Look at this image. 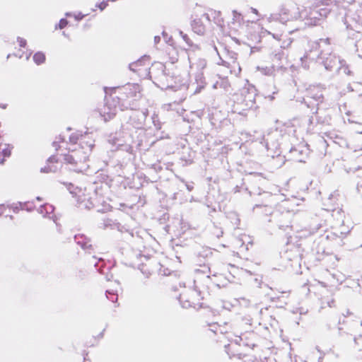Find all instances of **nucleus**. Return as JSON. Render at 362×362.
<instances>
[{"instance_id":"nucleus-23","label":"nucleus","mask_w":362,"mask_h":362,"mask_svg":"<svg viewBox=\"0 0 362 362\" xmlns=\"http://www.w3.org/2000/svg\"><path fill=\"white\" fill-rule=\"evenodd\" d=\"M75 243L85 252L90 253L93 250L91 240L84 234H77L74 236Z\"/></svg>"},{"instance_id":"nucleus-51","label":"nucleus","mask_w":362,"mask_h":362,"mask_svg":"<svg viewBox=\"0 0 362 362\" xmlns=\"http://www.w3.org/2000/svg\"><path fill=\"white\" fill-rule=\"evenodd\" d=\"M139 269L141 270V273L144 275L146 278H149L150 276L151 275V272L145 265H141L139 267Z\"/></svg>"},{"instance_id":"nucleus-35","label":"nucleus","mask_w":362,"mask_h":362,"mask_svg":"<svg viewBox=\"0 0 362 362\" xmlns=\"http://www.w3.org/2000/svg\"><path fill=\"white\" fill-rule=\"evenodd\" d=\"M54 210V207L53 205L49 204H44L41 205L37 211L42 214L43 217H47L49 214H52Z\"/></svg>"},{"instance_id":"nucleus-12","label":"nucleus","mask_w":362,"mask_h":362,"mask_svg":"<svg viewBox=\"0 0 362 362\" xmlns=\"http://www.w3.org/2000/svg\"><path fill=\"white\" fill-rule=\"evenodd\" d=\"M230 343L225 345L226 352L230 358L237 356L240 359H243V362H256L257 358L253 356L243 355L238 352L237 348L241 346L243 339L241 337H235L234 339H229Z\"/></svg>"},{"instance_id":"nucleus-54","label":"nucleus","mask_w":362,"mask_h":362,"mask_svg":"<svg viewBox=\"0 0 362 362\" xmlns=\"http://www.w3.org/2000/svg\"><path fill=\"white\" fill-rule=\"evenodd\" d=\"M127 249H128V246L127 244L124 245H122L120 247H118L117 248V256H119V255H124V252H127Z\"/></svg>"},{"instance_id":"nucleus-21","label":"nucleus","mask_w":362,"mask_h":362,"mask_svg":"<svg viewBox=\"0 0 362 362\" xmlns=\"http://www.w3.org/2000/svg\"><path fill=\"white\" fill-rule=\"evenodd\" d=\"M141 88L136 83H128L122 88H119L120 94L125 95L127 98H139Z\"/></svg>"},{"instance_id":"nucleus-56","label":"nucleus","mask_w":362,"mask_h":362,"mask_svg":"<svg viewBox=\"0 0 362 362\" xmlns=\"http://www.w3.org/2000/svg\"><path fill=\"white\" fill-rule=\"evenodd\" d=\"M159 273L162 275H164V276H166V275H168L169 276V278L170 277V275H174L175 273H170L168 272V269H160L159 270Z\"/></svg>"},{"instance_id":"nucleus-20","label":"nucleus","mask_w":362,"mask_h":362,"mask_svg":"<svg viewBox=\"0 0 362 362\" xmlns=\"http://www.w3.org/2000/svg\"><path fill=\"white\" fill-rule=\"evenodd\" d=\"M252 245V239L246 234H242L234 240L233 246L243 252L249 250V245Z\"/></svg>"},{"instance_id":"nucleus-29","label":"nucleus","mask_w":362,"mask_h":362,"mask_svg":"<svg viewBox=\"0 0 362 362\" xmlns=\"http://www.w3.org/2000/svg\"><path fill=\"white\" fill-rule=\"evenodd\" d=\"M168 284L170 286L171 292H178L181 287V279L180 275L177 274L170 275V277L168 279Z\"/></svg>"},{"instance_id":"nucleus-60","label":"nucleus","mask_w":362,"mask_h":362,"mask_svg":"<svg viewBox=\"0 0 362 362\" xmlns=\"http://www.w3.org/2000/svg\"><path fill=\"white\" fill-rule=\"evenodd\" d=\"M206 270H208V271L209 272V273L211 272H210V269H209V268H208V267H205V266H204V267H203L202 269H197V274H199V273H202V274H206V273H207Z\"/></svg>"},{"instance_id":"nucleus-19","label":"nucleus","mask_w":362,"mask_h":362,"mask_svg":"<svg viewBox=\"0 0 362 362\" xmlns=\"http://www.w3.org/2000/svg\"><path fill=\"white\" fill-rule=\"evenodd\" d=\"M162 36L166 44L168 45V54L169 55L170 61L172 64L177 62L179 60V54L174 47V40L172 36H170L165 31L162 32Z\"/></svg>"},{"instance_id":"nucleus-30","label":"nucleus","mask_w":362,"mask_h":362,"mask_svg":"<svg viewBox=\"0 0 362 362\" xmlns=\"http://www.w3.org/2000/svg\"><path fill=\"white\" fill-rule=\"evenodd\" d=\"M214 89H223L224 91H228L230 88V83L226 76L222 77L218 76V80L213 84Z\"/></svg>"},{"instance_id":"nucleus-47","label":"nucleus","mask_w":362,"mask_h":362,"mask_svg":"<svg viewBox=\"0 0 362 362\" xmlns=\"http://www.w3.org/2000/svg\"><path fill=\"white\" fill-rule=\"evenodd\" d=\"M152 122L154 125V127L156 128V129H161V123L159 121L158 115L156 113H153L152 117Z\"/></svg>"},{"instance_id":"nucleus-41","label":"nucleus","mask_w":362,"mask_h":362,"mask_svg":"<svg viewBox=\"0 0 362 362\" xmlns=\"http://www.w3.org/2000/svg\"><path fill=\"white\" fill-rule=\"evenodd\" d=\"M178 107H179V103L175 101L172 103L164 104L162 106V109H163L164 110H167V111L175 110L178 112V110H179Z\"/></svg>"},{"instance_id":"nucleus-46","label":"nucleus","mask_w":362,"mask_h":362,"mask_svg":"<svg viewBox=\"0 0 362 362\" xmlns=\"http://www.w3.org/2000/svg\"><path fill=\"white\" fill-rule=\"evenodd\" d=\"M132 199H133L132 201H135L136 199L137 200V203L136 204L137 208L141 207L146 204V199H145V197H144V196H139V197L134 196L132 197Z\"/></svg>"},{"instance_id":"nucleus-59","label":"nucleus","mask_w":362,"mask_h":362,"mask_svg":"<svg viewBox=\"0 0 362 362\" xmlns=\"http://www.w3.org/2000/svg\"><path fill=\"white\" fill-rule=\"evenodd\" d=\"M356 176L359 178L358 182H362V168H358L356 170Z\"/></svg>"},{"instance_id":"nucleus-50","label":"nucleus","mask_w":362,"mask_h":362,"mask_svg":"<svg viewBox=\"0 0 362 362\" xmlns=\"http://www.w3.org/2000/svg\"><path fill=\"white\" fill-rule=\"evenodd\" d=\"M107 298L112 302H116L117 300V294L112 291H106Z\"/></svg>"},{"instance_id":"nucleus-18","label":"nucleus","mask_w":362,"mask_h":362,"mask_svg":"<svg viewBox=\"0 0 362 362\" xmlns=\"http://www.w3.org/2000/svg\"><path fill=\"white\" fill-rule=\"evenodd\" d=\"M344 24L347 30L352 31L360 30L362 27V13L349 16L346 14L344 18Z\"/></svg>"},{"instance_id":"nucleus-5","label":"nucleus","mask_w":362,"mask_h":362,"mask_svg":"<svg viewBox=\"0 0 362 362\" xmlns=\"http://www.w3.org/2000/svg\"><path fill=\"white\" fill-rule=\"evenodd\" d=\"M182 40L187 45V47L184 48L188 54L189 75L194 76L195 81L199 88V90H196V92H199L206 84L202 71L206 66V61L204 59L196 57L194 52L198 51L199 47L197 44L194 43L187 35H182Z\"/></svg>"},{"instance_id":"nucleus-53","label":"nucleus","mask_w":362,"mask_h":362,"mask_svg":"<svg viewBox=\"0 0 362 362\" xmlns=\"http://www.w3.org/2000/svg\"><path fill=\"white\" fill-rule=\"evenodd\" d=\"M110 0H103L101 2L96 4L95 7L98 8L100 11H103L108 5Z\"/></svg>"},{"instance_id":"nucleus-2","label":"nucleus","mask_w":362,"mask_h":362,"mask_svg":"<svg viewBox=\"0 0 362 362\" xmlns=\"http://www.w3.org/2000/svg\"><path fill=\"white\" fill-rule=\"evenodd\" d=\"M307 44L304 54L300 61L303 69H308L310 63L316 61L322 64L327 71H332L339 64V57L332 52V48L329 38L320 39L316 41L303 40L301 44Z\"/></svg>"},{"instance_id":"nucleus-16","label":"nucleus","mask_w":362,"mask_h":362,"mask_svg":"<svg viewBox=\"0 0 362 362\" xmlns=\"http://www.w3.org/2000/svg\"><path fill=\"white\" fill-rule=\"evenodd\" d=\"M303 249L298 245L288 243L287 248L284 253V258L288 261L300 264L302 257Z\"/></svg>"},{"instance_id":"nucleus-22","label":"nucleus","mask_w":362,"mask_h":362,"mask_svg":"<svg viewBox=\"0 0 362 362\" xmlns=\"http://www.w3.org/2000/svg\"><path fill=\"white\" fill-rule=\"evenodd\" d=\"M325 136L327 138V139H325V142L330 141L336 144H338L341 147L349 148L346 139L341 135V134L336 132H329L325 133Z\"/></svg>"},{"instance_id":"nucleus-43","label":"nucleus","mask_w":362,"mask_h":362,"mask_svg":"<svg viewBox=\"0 0 362 362\" xmlns=\"http://www.w3.org/2000/svg\"><path fill=\"white\" fill-rule=\"evenodd\" d=\"M81 134L82 133L79 132H74L69 136V143L71 144H76L78 141L80 142Z\"/></svg>"},{"instance_id":"nucleus-62","label":"nucleus","mask_w":362,"mask_h":362,"mask_svg":"<svg viewBox=\"0 0 362 362\" xmlns=\"http://www.w3.org/2000/svg\"><path fill=\"white\" fill-rule=\"evenodd\" d=\"M160 37L159 35H156L154 37V39H153V43H154V46L155 47H157L158 45L159 44V42H160Z\"/></svg>"},{"instance_id":"nucleus-32","label":"nucleus","mask_w":362,"mask_h":362,"mask_svg":"<svg viewBox=\"0 0 362 362\" xmlns=\"http://www.w3.org/2000/svg\"><path fill=\"white\" fill-rule=\"evenodd\" d=\"M129 68L131 71L138 73L139 76L141 75V71H146L148 69V66H145L144 59H140L134 62L129 64Z\"/></svg>"},{"instance_id":"nucleus-36","label":"nucleus","mask_w":362,"mask_h":362,"mask_svg":"<svg viewBox=\"0 0 362 362\" xmlns=\"http://www.w3.org/2000/svg\"><path fill=\"white\" fill-rule=\"evenodd\" d=\"M208 326L209 330L215 334H218V333L223 334L227 332L225 327L221 326L217 323H211L209 324Z\"/></svg>"},{"instance_id":"nucleus-45","label":"nucleus","mask_w":362,"mask_h":362,"mask_svg":"<svg viewBox=\"0 0 362 362\" xmlns=\"http://www.w3.org/2000/svg\"><path fill=\"white\" fill-rule=\"evenodd\" d=\"M292 42H293V40L291 37H288V38L284 40L281 45L280 49L285 51L288 47H290Z\"/></svg>"},{"instance_id":"nucleus-26","label":"nucleus","mask_w":362,"mask_h":362,"mask_svg":"<svg viewBox=\"0 0 362 362\" xmlns=\"http://www.w3.org/2000/svg\"><path fill=\"white\" fill-rule=\"evenodd\" d=\"M287 57L288 54L286 51L279 49V50L274 51L272 54V60L273 64H285L286 71L288 66Z\"/></svg>"},{"instance_id":"nucleus-3","label":"nucleus","mask_w":362,"mask_h":362,"mask_svg":"<svg viewBox=\"0 0 362 362\" xmlns=\"http://www.w3.org/2000/svg\"><path fill=\"white\" fill-rule=\"evenodd\" d=\"M345 4H357L362 7V0H315L309 8L301 11L293 6V13L296 15V19L301 18L305 25L313 26L324 21L334 6L345 8Z\"/></svg>"},{"instance_id":"nucleus-14","label":"nucleus","mask_w":362,"mask_h":362,"mask_svg":"<svg viewBox=\"0 0 362 362\" xmlns=\"http://www.w3.org/2000/svg\"><path fill=\"white\" fill-rule=\"evenodd\" d=\"M90 264H93L95 269L101 274L105 276L106 281H111L113 278V275L111 272V269L115 267V262L112 261H105L102 258H97L95 256H92L89 259Z\"/></svg>"},{"instance_id":"nucleus-64","label":"nucleus","mask_w":362,"mask_h":362,"mask_svg":"<svg viewBox=\"0 0 362 362\" xmlns=\"http://www.w3.org/2000/svg\"><path fill=\"white\" fill-rule=\"evenodd\" d=\"M185 186L187 187V189L189 192H191L194 188V183L193 182H191V183L187 182V183H186Z\"/></svg>"},{"instance_id":"nucleus-24","label":"nucleus","mask_w":362,"mask_h":362,"mask_svg":"<svg viewBox=\"0 0 362 362\" xmlns=\"http://www.w3.org/2000/svg\"><path fill=\"white\" fill-rule=\"evenodd\" d=\"M203 16L208 21H214L218 26L223 25L224 21L221 16V13L219 11L209 9L207 12L204 13Z\"/></svg>"},{"instance_id":"nucleus-28","label":"nucleus","mask_w":362,"mask_h":362,"mask_svg":"<svg viewBox=\"0 0 362 362\" xmlns=\"http://www.w3.org/2000/svg\"><path fill=\"white\" fill-rule=\"evenodd\" d=\"M265 148H267L268 153V156L274 158L275 156H276L277 158L280 160L284 161V158L280 156L279 144V143H272L270 144L269 142V139H267V142L265 145Z\"/></svg>"},{"instance_id":"nucleus-40","label":"nucleus","mask_w":362,"mask_h":362,"mask_svg":"<svg viewBox=\"0 0 362 362\" xmlns=\"http://www.w3.org/2000/svg\"><path fill=\"white\" fill-rule=\"evenodd\" d=\"M18 204L21 206V210H26L28 211H31L35 208V204L33 202H18Z\"/></svg>"},{"instance_id":"nucleus-11","label":"nucleus","mask_w":362,"mask_h":362,"mask_svg":"<svg viewBox=\"0 0 362 362\" xmlns=\"http://www.w3.org/2000/svg\"><path fill=\"white\" fill-rule=\"evenodd\" d=\"M219 55V62L217 64L225 66L228 69L231 74L238 76L241 71V68L239 63L237 62L238 54L229 49L225 47L221 55Z\"/></svg>"},{"instance_id":"nucleus-17","label":"nucleus","mask_w":362,"mask_h":362,"mask_svg":"<svg viewBox=\"0 0 362 362\" xmlns=\"http://www.w3.org/2000/svg\"><path fill=\"white\" fill-rule=\"evenodd\" d=\"M256 71L261 75L266 76H274L276 73H283L286 71L285 64H272L271 66H257Z\"/></svg>"},{"instance_id":"nucleus-57","label":"nucleus","mask_w":362,"mask_h":362,"mask_svg":"<svg viewBox=\"0 0 362 362\" xmlns=\"http://www.w3.org/2000/svg\"><path fill=\"white\" fill-rule=\"evenodd\" d=\"M17 42L19 44L20 47H25L26 45V40L21 37H17Z\"/></svg>"},{"instance_id":"nucleus-7","label":"nucleus","mask_w":362,"mask_h":362,"mask_svg":"<svg viewBox=\"0 0 362 362\" xmlns=\"http://www.w3.org/2000/svg\"><path fill=\"white\" fill-rule=\"evenodd\" d=\"M298 206V200L296 198L283 201L279 205V209L276 211H272V208L264 206V211L269 214L272 219L269 221H274L280 229L286 230L290 227V223L293 214L297 211L296 207Z\"/></svg>"},{"instance_id":"nucleus-15","label":"nucleus","mask_w":362,"mask_h":362,"mask_svg":"<svg viewBox=\"0 0 362 362\" xmlns=\"http://www.w3.org/2000/svg\"><path fill=\"white\" fill-rule=\"evenodd\" d=\"M311 123L312 119L310 118L294 119L289 124L284 125V130L289 135H295L298 131L300 132H308L310 129L307 126H309Z\"/></svg>"},{"instance_id":"nucleus-39","label":"nucleus","mask_w":362,"mask_h":362,"mask_svg":"<svg viewBox=\"0 0 362 362\" xmlns=\"http://www.w3.org/2000/svg\"><path fill=\"white\" fill-rule=\"evenodd\" d=\"M33 61L34 62L40 65L45 62V55L43 52H37L33 55Z\"/></svg>"},{"instance_id":"nucleus-4","label":"nucleus","mask_w":362,"mask_h":362,"mask_svg":"<svg viewBox=\"0 0 362 362\" xmlns=\"http://www.w3.org/2000/svg\"><path fill=\"white\" fill-rule=\"evenodd\" d=\"M94 146L95 141L91 134L85 132L81 134L78 148H68L69 153L64 156L65 163L70 165L69 169L76 173L86 171L88 168L87 161Z\"/></svg>"},{"instance_id":"nucleus-52","label":"nucleus","mask_w":362,"mask_h":362,"mask_svg":"<svg viewBox=\"0 0 362 362\" xmlns=\"http://www.w3.org/2000/svg\"><path fill=\"white\" fill-rule=\"evenodd\" d=\"M68 24V21L66 18L60 19L58 24L55 25V29H63Z\"/></svg>"},{"instance_id":"nucleus-33","label":"nucleus","mask_w":362,"mask_h":362,"mask_svg":"<svg viewBox=\"0 0 362 362\" xmlns=\"http://www.w3.org/2000/svg\"><path fill=\"white\" fill-rule=\"evenodd\" d=\"M190 24H191L192 30L195 33H197L199 35H204L206 29H205L204 25L203 24V23L202 22V21L200 19L194 18L191 21Z\"/></svg>"},{"instance_id":"nucleus-37","label":"nucleus","mask_w":362,"mask_h":362,"mask_svg":"<svg viewBox=\"0 0 362 362\" xmlns=\"http://www.w3.org/2000/svg\"><path fill=\"white\" fill-rule=\"evenodd\" d=\"M344 223V221H342ZM350 232V228H345L344 223L340 226V229L332 233V235L343 238L347 233Z\"/></svg>"},{"instance_id":"nucleus-25","label":"nucleus","mask_w":362,"mask_h":362,"mask_svg":"<svg viewBox=\"0 0 362 362\" xmlns=\"http://www.w3.org/2000/svg\"><path fill=\"white\" fill-rule=\"evenodd\" d=\"M348 36L356 40L355 47L360 58L362 59V33L360 30L352 31L347 30Z\"/></svg>"},{"instance_id":"nucleus-8","label":"nucleus","mask_w":362,"mask_h":362,"mask_svg":"<svg viewBox=\"0 0 362 362\" xmlns=\"http://www.w3.org/2000/svg\"><path fill=\"white\" fill-rule=\"evenodd\" d=\"M257 90L255 87L247 81L245 86L234 96V105L232 112L244 115L245 112L252 109L255 105Z\"/></svg>"},{"instance_id":"nucleus-10","label":"nucleus","mask_w":362,"mask_h":362,"mask_svg":"<svg viewBox=\"0 0 362 362\" xmlns=\"http://www.w3.org/2000/svg\"><path fill=\"white\" fill-rule=\"evenodd\" d=\"M325 89V87L320 84L310 85L306 88L303 102L308 108L313 110L323 103Z\"/></svg>"},{"instance_id":"nucleus-38","label":"nucleus","mask_w":362,"mask_h":362,"mask_svg":"<svg viewBox=\"0 0 362 362\" xmlns=\"http://www.w3.org/2000/svg\"><path fill=\"white\" fill-rule=\"evenodd\" d=\"M320 227H321V225H317V226L310 228L309 230H307V229L302 230L300 232V234L298 235V237L303 238V237H307L308 235H313L315 233H316Z\"/></svg>"},{"instance_id":"nucleus-61","label":"nucleus","mask_w":362,"mask_h":362,"mask_svg":"<svg viewBox=\"0 0 362 362\" xmlns=\"http://www.w3.org/2000/svg\"><path fill=\"white\" fill-rule=\"evenodd\" d=\"M334 301L333 299L329 300L327 301H322V305L327 304L328 307H333L334 306Z\"/></svg>"},{"instance_id":"nucleus-13","label":"nucleus","mask_w":362,"mask_h":362,"mask_svg":"<svg viewBox=\"0 0 362 362\" xmlns=\"http://www.w3.org/2000/svg\"><path fill=\"white\" fill-rule=\"evenodd\" d=\"M120 99L118 96L115 98H105V103L100 110V115L103 118L104 121L107 122L116 115L119 109Z\"/></svg>"},{"instance_id":"nucleus-34","label":"nucleus","mask_w":362,"mask_h":362,"mask_svg":"<svg viewBox=\"0 0 362 362\" xmlns=\"http://www.w3.org/2000/svg\"><path fill=\"white\" fill-rule=\"evenodd\" d=\"M337 71L339 74H344L349 76H351L354 75V73L351 69L349 65L344 59H341V61H339V64L337 67Z\"/></svg>"},{"instance_id":"nucleus-49","label":"nucleus","mask_w":362,"mask_h":362,"mask_svg":"<svg viewBox=\"0 0 362 362\" xmlns=\"http://www.w3.org/2000/svg\"><path fill=\"white\" fill-rule=\"evenodd\" d=\"M6 147L2 149L1 154L4 158L9 157L11 154V150L13 148V146L10 144H6Z\"/></svg>"},{"instance_id":"nucleus-58","label":"nucleus","mask_w":362,"mask_h":362,"mask_svg":"<svg viewBox=\"0 0 362 362\" xmlns=\"http://www.w3.org/2000/svg\"><path fill=\"white\" fill-rule=\"evenodd\" d=\"M250 11L252 13L255 14L257 16L259 17V19H262V16H264V15H262L259 13L258 10L255 8L251 7Z\"/></svg>"},{"instance_id":"nucleus-63","label":"nucleus","mask_w":362,"mask_h":362,"mask_svg":"<svg viewBox=\"0 0 362 362\" xmlns=\"http://www.w3.org/2000/svg\"><path fill=\"white\" fill-rule=\"evenodd\" d=\"M85 17V15H83L81 13H78V14H76L74 16V18L76 21H81Z\"/></svg>"},{"instance_id":"nucleus-44","label":"nucleus","mask_w":362,"mask_h":362,"mask_svg":"<svg viewBox=\"0 0 362 362\" xmlns=\"http://www.w3.org/2000/svg\"><path fill=\"white\" fill-rule=\"evenodd\" d=\"M65 141V137L62 135H59L56 137L55 140L52 143V146L55 148L56 151L60 148L59 144Z\"/></svg>"},{"instance_id":"nucleus-9","label":"nucleus","mask_w":362,"mask_h":362,"mask_svg":"<svg viewBox=\"0 0 362 362\" xmlns=\"http://www.w3.org/2000/svg\"><path fill=\"white\" fill-rule=\"evenodd\" d=\"M78 206L84 209H95L98 212L105 213L111 209L109 204L106 203L103 199L97 194L92 197L86 195L80 197L77 201Z\"/></svg>"},{"instance_id":"nucleus-55","label":"nucleus","mask_w":362,"mask_h":362,"mask_svg":"<svg viewBox=\"0 0 362 362\" xmlns=\"http://www.w3.org/2000/svg\"><path fill=\"white\" fill-rule=\"evenodd\" d=\"M8 207H9L10 209H12V211H13L14 213H16H16H18V211H19L20 210H21V206L18 204V203L17 204H12V205H11V206H9Z\"/></svg>"},{"instance_id":"nucleus-6","label":"nucleus","mask_w":362,"mask_h":362,"mask_svg":"<svg viewBox=\"0 0 362 362\" xmlns=\"http://www.w3.org/2000/svg\"><path fill=\"white\" fill-rule=\"evenodd\" d=\"M144 132L141 129L131 128L122 131L120 138L109 140V143L116 146L117 150H120L133 154L136 149L143 145Z\"/></svg>"},{"instance_id":"nucleus-42","label":"nucleus","mask_w":362,"mask_h":362,"mask_svg":"<svg viewBox=\"0 0 362 362\" xmlns=\"http://www.w3.org/2000/svg\"><path fill=\"white\" fill-rule=\"evenodd\" d=\"M201 280V278L199 276H197V279L194 280V287H195V292L196 295L199 296L202 292L204 291L205 288L200 285L199 281Z\"/></svg>"},{"instance_id":"nucleus-27","label":"nucleus","mask_w":362,"mask_h":362,"mask_svg":"<svg viewBox=\"0 0 362 362\" xmlns=\"http://www.w3.org/2000/svg\"><path fill=\"white\" fill-rule=\"evenodd\" d=\"M59 163L56 156H51L47 161V165L40 171L44 173H55L58 170Z\"/></svg>"},{"instance_id":"nucleus-31","label":"nucleus","mask_w":362,"mask_h":362,"mask_svg":"<svg viewBox=\"0 0 362 362\" xmlns=\"http://www.w3.org/2000/svg\"><path fill=\"white\" fill-rule=\"evenodd\" d=\"M231 22L233 24L238 25L239 26L245 23V21L244 20V16H243V14L236 10L232 11V21ZM246 23H247V26H249L250 25H251L252 27H254V28L255 27L254 25H252L251 22H250V21H247Z\"/></svg>"},{"instance_id":"nucleus-48","label":"nucleus","mask_w":362,"mask_h":362,"mask_svg":"<svg viewBox=\"0 0 362 362\" xmlns=\"http://www.w3.org/2000/svg\"><path fill=\"white\" fill-rule=\"evenodd\" d=\"M318 110H319V108L317 107L315 112L317 115V117L318 122L323 123V124H325V123L328 124L329 122V121L331 120V117L329 115H326L324 119H321V117L320 116V112H319Z\"/></svg>"},{"instance_id":"nucleus-1","label":"nucleus","mask_w":362,"mask_h":362,"mask_svg":"<svg viewBox=\"0 0 362 362\" xmlns=\"http://www.w3.org/2000/svg\"><path fill=\"white\" fill-rule=\"evenodd\" d=\"M294 8V6H282L278 11L262 16V19L265 20L268 24V29L261 27V25L257 23L258 20L251 21V24L257 26L259 31L257 34L250 33L248 37L255 42H259L262 37L272 35L274 40L281 41L283 39L286 23L296 20V15L293 13Z\"/></svg>"}]
</instances>
